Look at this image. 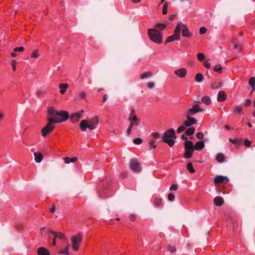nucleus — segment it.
Instances as JSON below:
<instances>
[{
    "mask_svg": "<svg viewBox=\"0 0 255 255\" xmlns=\"http://www.w3.org/2000/svg\"><path fill=\"white\" fill-rule=\"evenodd\" d=\"M48 114L50 115L48 119L51 121L54 124L63 122L67 120L69 117L68 112L57 111L53 107L48 108Z\"/></svg>",
    "mask_w": 255,
    "mask_h": 255,
    "instance_id": "f257e3e1",
    "label": "nucleus"
},
{
    "mask_svg": "<svg viewBox=\"0 0 255 255\" xmlns=\"http://www.w3.org/2000/svg\"><path fill=\"white\" fill-rule=\"evenodd\" d=\"M98 123V117L96 116L90 120H82L80 122L79 127L83 131H85L87 129L92 130L97 128Z\"/></svg>",
    "mask_w": 255,
    "mask_h": 255,
    "instance_id": "f03ea898",
    "label": "nucleus"
},
{
    "mask_svg": "<svg viewBox=\"0 0 255 255\" xmlns=\"http://www.w3.org/2000/svg\"><path fill=\"white\" fill-rule=\"evenodd\" d=\"M175 133L173 129L171 128L165 132L161 141L166 143L170 147H172L175 142Z\"/></svg>",
    "mask_w": 255,
    "mask_h": 255,
    "instance_id": "7ed1b4c3",
    "label": "nucleus"
},
{
    "mask_svg": "<svg viewBox=\"0 0 255 255\" xmlns=\"http://www.w3.org/2000/svg\"><path fill=\"white\" fill-rule=\"evenodd\" d=\"M128 121L130 122V124L127 130L128 135L130 134L132 127L134 126H138L140 123V120L136 116L134 109L132 108L131 109Z\"/></svg>",
    "mask_w": 255,
    "mask_h": 255,
    "instance_id": "20e7f679",
    "label": "nucleus"
},
{
    "mask_svg": "<svg viewBox=\"0 0 255 255\" xmlns=\"http://www.w3.org/2000/svg\"><path fill=\"white\" fill-rule=\"evenodd\" d=\"M148 34L150 39L157 44L161 43L162 41V35L160 32L155 29H149Z\"/></svg>",
    "mask_w": 255,
    "mask_h": 255,
    "instance_id": "39448f33",
    "label": "nucleus"
},
{
    "mask_svg": "<svg viewBox=\"0 0 255 255\" xmlns=\"http://www.w3.org/2000/svg\"><path fill=\"white\" fill-rule=\"evenodd\" d=\"M82 240L83 235L81 233L77 234L75 236L71 237V241L72 247L74 251H77L79 250L80 246L82 243Z\"/></svg>",
    "mask_w": 255,
    "mask_h": 255,
    "instance_id": "423d86ee",
    "label": "nucleus"
},
{
    "mask_svg": "<svg viewBox=\"0 0 255 255\" xmlns=\"http://www.w3.org/2000/svg\"><path fill=\"white\" fill-rule=\"evenodd\" d=\"M185 153L184 157L190 158L193 155L194 151L193 143L190 140H187L184 143Z\"/></svg>",
    "mask_w": 255,
    "mask_h": 255,
    "instance_id": "0eeeda50",
    "label": "nucleus"
},
{
    "mask_svg": "<svg viewBox=\"0 0 255 255\" xmlns=\"http://www.w3.org/2000/svg\"><path fill=\"white\" fill-rule=\"evenodd\" d=\"M228 182L229 178L227 176L223 175L216 176L214 179V183L217 186L222 185L224 187Z\"/></svg>",
    "mask_w": 255,
    "mask_h": 255,
    "instance_id": "6e6552de",
    "label": "nucleus"
},
{
    "mask_svg": "<svg viewBox=\"0 0 255 255\" xmlns=\"http://www.w3.org/2000/svg\"><path fill=\"white\" fill-rule=\"evenodd\" d=\"M176 26H178V30L180 33V31H182V34L183 36L187 37H190L192 36V34L189 32L187 25L182 23V22H178Z\"/></svg>",
    "mask_w": 255,
    "mask_h": 255,
    "instance_id": "1a4fd4ad",
    "label": "nucleus"
},
{
    "mask_svg": "<svg viewBox=\"0 0 255 255\" xmlns=\"http://www.w3.org/2000/svg\"><path fill=\"white\" fill-rule=\"evenodd\" d=\"M48 120V124L45 127L41 129V134L43 137H45L48 133H50L55 128L54 124L51 121Z\"/></svg>",
    "mask_w": 255,
    "mask_h": 255,
    "instance_id": "9d476101",
    "label": "nucleus"
},
{
    "mask_svg": "<svg viewBox=\"0 0 255 255\" xmlns=\"http://www.w3.org/2000/svg\"><path fill=\"white\" fill-rule=\"evenodd\" d=\"M204 111L203 109L200 108L199 105L197 104H193L192 106V108L188 109L186 115H188V116H192L196 114L199 112H201Z\"/></svg>",
    "mask_w": 255,
    "mask_h": 255,
    "instance_id": "9b49d317",
    "label": "nucleus"
},
{
    "mask_svg": "<svg viewBox=\"0 0 255 255\" xmlns=\"http://www.w3.org/2000/svg\"><path fill=\"white\" fill-rule=\"evenodd\" d=\"M130 168L135 172H139L141 170L140 163L135 159H131L130 160Z\"/></svg>",
    "mask_w": 255,
    "mask_h": 255,
    "instance_id": "f8f14e48",
    "label": "nucleus"
},
{
    "mask_svg": "<svg viewBox=\"0 0 255 255\" xmlns=\"http://www.w3.org/2000/svg\"><path fill=\"white\" fill-rule=\"evenodd\" d=\"M180 39V35L178 30V26H176L173 35L169 36L166 40L165 43H168Z\"/></svg>",
    "mask_w": 255,
    "mask_h": 255,
    "instance_id": "ddd939ff",
    "label": "nucleus"
},
{
    "mask_svg": "<svg viewBox=\"0 0 255 255\" xmlns=\"http://www.w3.org/2000/svg\"><path fill=\"white\" fill-rule=\"evenodd\" d=\"M174 73L176 76L180 78H185L187 74V69L185 68H181L175 70Z\"/></svg>",
    "mask_w": 255,
    "mask_h": 255,
    "instance_id": "4468645a",
    "label": "nucleus"
},
{
    "mask_svg": "<svg viewBox=\"0 0 255 255\" xmlns=\"http://www.w3.org/2000/svg\"><path fill=\"white\" fill-rule=\"evenodd\" d=\"M83 113L84 110H82L79 112L75 113L73 114L70 117V119L72 122L73 123H76L78 122L82 118Z\"/></svg>",
    "mask_w": 255,
    "mask_h": 255,
    "instance_id": "2eb2a0df",
    "label": "nucleus"
},
{
    "mask_svg": "<svg viewBox=\"0 0 255 255\" xmlns=\"http://www.w3.org/2000/svg\"><path fill=\"white\" fill-rule=\"evenodd\" d=\"M186 120L184 122V124L186 126V127H189L191 126L192 125H195L197 123L196 120L192 118L190 116H188V115H186Z\"/></svg>",
    "mask_w": 255,
    "mask_h": 255,
    "instance_id": "dca6fc26",
    "label": "nucleus"
},
{
    "mask_svg": "<svg viewBox=\"0 0 255 255\" xmlns=\"http://www.w3.org/2000/svg\"><path fill=\"white\" fill-rule=\"evenodd\" d=\"M50 232L54 235L55 239H59L62 240L66 239L65 236L60 232H56L51 230L50 231Z\"/></svg>",
    "mask_w": 255,
    "mask_h": 255,
    "instance_id": "f3484780",
    "label": "nucleus"
},
{
    "mask_svg": "<svg viewBox=\"0 0 255 255\" xmlns=\"http://www.w3.org/2000/svg\"><path fill=\"white\" fill-rule=\"evenodd\" d=\"M227 99V95L225 92L223 91H219L218 95L217 100L222 102L224 101Z\"/></svg>",
    "mask_w": 255,
    "mask_h": 255,
    "instance_id": "a211bd4d",
    "label": "nucleus"
},
{
    "mask_svg": "<svg viewBox=\"0 0 255 255\" xmlns=\"http://www.w3.org/2000/svg\"><path fill=\"white\" fill-rule=\"evenodd\" d=\"M38 255H50L49 251L44 247H40L37 250Z\"/></svg>",
    "mask_w": 255,
    "mask_h": 255,
    "instance_id": "6ab92c4d",
    "label": "nucleus"
},
{
    "mask_svg": "<svg viewBox=\"0 0 255 255\" xmlns=\"http://www.w3.org/2000/svg\"><path fill=\"white\" fill-rule=\"evenodd\" d=\"M151 140H154L155 141H161V135L158 132H153L151 134Z\"/></svg>",
    "mask_w": 255,
    "mask_h": 255,
    "instance_id": "aec40b11",
    "label": "nucleus"
},
{
    "mask_svg": "<svg viewBox=\"0 0 255 255\" xmlns=\"http://www.w3.org/2000/svg\"><path fill=\"white\" fill-rule=\"evenodd\" d=\"M68 87L69 85L67 83H62L59 84V88L60 89V93L61 94H64L66 92Z\"/></svg>",
    "mask_w": 255,
    "mask_h": 255,
    "instance_id": "412c9836",
    "label": "nucleus"
},
{
    "mask_svg": "<svg viewBox=\"0 0 255 255\" xmlns=\"http://www.w3.org/2000/svg\"><path fill=\"white\" fill-rule=\"evenodd\" d=\"M153 203L156 207H160L163 205L162 199L159 196L155 197Z\"/></svg>",
    "mask_w": 255,
    "mask_h": 255,
    "instance_id": "4be33fe9",
    "label": "nucleus"
},
{
    "mask_svg": "<svg viewBox=\"0 0 255 255\" xmlns=\"http://www.w3.org/2000/svg\"><path fill=\"white\" fill-rule=\"evenodd\" d=\"M204 146L203 141H199L194 145H193L194 149L197 150H201L203 148Z\"/></svg>",
    "mask_w": 255,
    "mask_h": 255,
    "instance_id": "5701e85b",
    "label": "nucleus"
},
{
    "mask_svg": "<svg viewBox=\"0 0 255 255\" xmlns=\"http://www.w3.org/2000/svg\"><path fill=\"white\" fill-rule=\"evenodd\" d=\"M34 156L35 162L37 163H40L43 158L42 154L40 152H35Z\"/></svg>",
    "mask_w": 255,
    "mask_h": 255,
    "instance_id": "b1692460",
    "label": "nucleus"
},
{
    "mask_svg": "<svg viewBox=\"0 0 255 255\" xmlns=\"http://www.w3.org/2000/svg\"><path fill=\"white\" fill-rule=\"evenodd\" d=\"M214 203L216 206H220L224 203V200L221 197H216L214 198Z\"/></svg>",
    "mask_w": 255,
    "mask_h": 255,
    "instance_id": "393cba45",
    "label": "nucleus"
},
{
    "mask_svg": "<svg viewBox=\"0 0 255 255\" xmlns=\"http://www.w3.org/2000/svg\"><path fill=\"white\" fill-rule=\"evenodd\" d=\"M77 160V158L76 157H73L71 158H70L69 157H66L64 158V163L65 164H69L71 162L74 163Z\"/></svg>",
    "mask_w": 255,
    "mask_h": 255,
    "instance_id": "a878e982",
    "label": "nucleus"
},
{
    "mask_svg": "<svg viewBox=\"0 0 255 255\" xmlns=\"http://www.w3.org/2000/svg\"><path fill=\"white\" fill-rule=\"evenodd\" d=\"M216 159L218 162H223L225 160V156L223 153H218L216 155Z\"/></svg>",
    "mask_w": 255,
    "mask_h": 255,
    "instance_id": "bb28decb",
    "label": "nucleus"
},
{
    "mask_svg": "<svg viewBox=\"0 0 255 255\" xmlns=\"http://www.w3.org/2000/svg\"><path fill=\"white\" fill-rule=\"evenodd\" d=\"M229 141L235 145H239L241 144V143L242 142V139H238V138L232 139V138H230L229 139Z\"/></svg>",
    "mask_w": 255,
    "mask_h": 255,
    "instance_id": "cd10ccee",
    "label": "nucleus"
},
{
    "mask_svg": "<svg viewBox=\"0 0 255 255\" xmlns=\"http://www.w3.org/2000/svg\"><path fill=\"white\" fill-rule=\"evenodd\" d=\"M201 101L203 103L209 105L211 103V99L208 96H204L202 98Z\"/></svg>",
    "mask_w": 255,
    "mask_h": 255,
    "instance_id": "c85d7f7f",
    "label": "nucleus"
},
{
    "mask_svg": "<svg viewBox=\"0 0 255 255\" xmlns=\"http://www.w3.org/2000/svg\"><path fill=\"white\" fill-rule=\"evenodd\" d=\"M59 253L61 255H69L68 246H66L64 249L60 250Z\"/></svg>",
    "mask_w": 255,
    "mask_h": 255,
    "instance_id": "c756f323",
    "label": "nucleus"
},
{
    "mask_svg": "<svg viewBox=\"0 0 255 255\" xmlns=\"http://www.w3.org/2000/svg\"><path fill=\"white\" fill-rule=\"evenodd\" d=\"M152 76V73L151 72H147L142 73L140 75V78L141 79H144L151 77Z\"/></svg>",
    "mask_w": 255,
    "mask_h": 255,
    "instance_id": "7c9ffc66",
    "label": "nucleus"
},
{
    "mask_svg": "<svg viewBox=\"0 0 255 255\" xmlns=\"http://www.w3.org/2000/svg\"><path fill=\"white\" fill-rule=\"evenodd\" d=\"M195 132V128L193 127H190L187 128L185 131L186 135L189 136L192 135Z\"/></svg>",
    "mask_w": 255,
    "mask_h": 255,
    "instance_id": "2f4dec72",
    "label": "nucleus"
},
{
    "mask_svg": "<svg viewBox=\"0 0 255 255\" xmlns=\"http://www.w3.org/2000/svg\"><path fill=\"white\" fill-rule=\"evenodd\" d=\"M249 83L252 87V91H254L255 90V78H251L249 80Z\"/></svg>",
    "mask_w": 255,
    "mask_h": 255,
    "instance_id": "473e14b6",
    "label": "nucleus"
},
{
    "mask_svg": "<svg viewBox=\"0 0 255 255\" xmlns=\"http://www.w3.org/2000/svg\"><path fill=\"white\" fill-rule=\"evenodd\" d=\"M195 79L197 82H201L203 80V76L201 73H198L196 75Z\"/></svg>",
    "mask_w": 255,
    "mask_h": 255,
    "instance_id": "72a5a7b5",
    "label": "nucleus"
},
{
    "mask_svg": "<svg viewBox=\"0 0 255 255\" xmlns=\"http://www.w3.org/2000/svg\"><path fill=\"white\" fill-rule=\"evenodd\" d=\"M168 6V3L167 2H164V4L162 9V14H166L167 13V9Z\"/></svg>",
    "mask_w": 255,
    "mask_h": 255,
    "instance_id": "f704fd0d",
    "label": "nucleus"
},
{
    "mask_svg": "<svg viewBox=\"0 0 255 255\" xmlns=\"http://www.w3.org/2000/svg\"><path fill=\"white\" fill-rule=\"evenodd\" d=\"M31 57L32 58H38L39 57V54L38 52V50L37 49L33 50V52H32V53L31 54Z\"/></svg>",
    "mask_w": 255,
    "mask_h": 255,
    "instance_id": "c9c22d12",
    "label": "nucleus"
},
{
    "mask_svg": "<svg viewBox=\"0 0 255 255\" xmlns=\"http://www.w3.org/2000/svg\"><path fill=\"white\" fill-rule=\"evenodd\" d=\"M187 168L190 173H193L195 172V170L191 163H188L187 164Z\"/></svg>",
    "mask_w": 255,
    "mask_h": 255,
    "instance_id": "e433bc0d",
    "label": "nucleus"
},
{
    "mask_svg": "<svg viewBox=\"0 0 255 255\" xmlns=\"http://www.w3.org/2000/svg\"><path fill=\"white\" fill-rule=\"evenodd\" d=\"M155 27L157 28V29H159L161 30L164 29L165 27H166V24H164V23H157Z\"/></svg>",
    "mask_w": 255,
    "mask_h": 255,
    "instance_id": "4c0bfd02",
    "label": "nucleus"
},
{
    "mask_svg": "<svg viewBox=\"0 0 255 255\" xmlns=\"http://www.w3.org/2000/svg\"><path fill=\"white\" fill-rule=\"evenodd\" d=\"M242 111V107L241 106H236L234 110V113L235 114H240Z\"/></svg>",
    "mask_w": 255,
    "mask_h": 255,
    "instance_id": "58836bf2",
    "label": "nucleus"
},
{
    "mask_svg": "<svg viewBox=\"0 0 255 255\" xmlns=\"http://www.w3.org/2000/svg\"><path fill=\"white\" fill-rule=\"evenodd\" d=\"M214 70L215 72L221 73L222 70V67L220 64L217 65L214 67Z\"/></svg>",
    "mask_w": 255,
    "mask_h": 255,
    "instance_id": "ea45409f",
    "label": "nucleus"
},
{
    "mask_svg": "<svg viewBox=\"0 0 255 255\" xmlns=\"http://www.w3.org/2000/svg\"><path fill=\"white\" fill-rule=\"evenodd\" d=\"M187 127H186V126L183 124V125L180 126L177 130V132L179 133H181L182 132V131H183L184 130H185L186 128Z\"/></svg>",
    "mask_w": 255,
    "mask_h": 255,
    "instance_id": "a19ab883",
    "label": "nucleus"
},
{
    "mask_svg": "<svg viewBox=\"0 0 255 255\" xmlns=\"http://www.w3.org/2000/svg\"><path fill=\"white\" fill-rule=\"evenodd\" d=\"M234 48L239 51H241L242 48V45L239 43H235Z\"/></svg>",
    "mask_w": 255,
    "mask_h": 255,
    "instance_id": "79ce46f5",
    "label": "nucleus"
},
{
    "mask_svg": "<svg viewBox=\"0 0 255 255\" xmlns=\"http://www.w3.org/2000/svg\"><path fill=\"white\" fill-rule=\"evenodd\" d=\"M204 58H205V55L203 53H198L197 54V58L199 61H203L204 60Z\"/></svg>",
    "mask_w": 255,
    "mask_h": 255,
    "instance_id": "37998d69",
    "label": "nucleus"
},
{
    "mask_svg": "<svg viewBox=\"0 0 255 255\" xmlns=\"http://www.w3.org/2000/svg\"><path fill=\"white\" fill-rule=\"evenodd\" d=\"M168 200L171 202H172L174 201L175 199V195L172 193H170L168 195Z\"/></svg>",
    "mask_w": 255,
    "mask_h": 255,
    "instance_id": "c03bdc74",
    "label": "nucleus"
},
{
    "mask_svg": "<svg viewBox=\"0 0 255 255\" xmlns=\"http://www.w3.org/2000/svg\"><path fill=\"white\" fill-rule=\"evenodd\" d=\"M156 142V141H155L154 140L150 139L149 142V145L151 148H155L156 147V145L155 144Z\"/></svg>",
    "mask_w": 255,
    "mask_h": 255,
    "instance_id": "a18cd8bd",
    "label": "nucleus"
},
{
    "mask_svg": "<svg viewBox=\"0 0 255 255\" xmlns=\"http://www.w3.org/2000/svg\"><path fill=\"white\" fill-rule=\"evenodd\" d=\"M86 93L85 92H81L78 95V99H83L85 98Z\"/></svg>",
    "mask_w": 255,
    "mask_h": 255,
    "instance_id": "49530a36",
    "label": "nucleus"
},
{
    "mask_svg": "<svg viewBox=\"0 0 255 255\" xmlns=\"http://www.w3.org/2000/svg\"><path fill=\"white\" fill-rule=\"evenodd\" d=\"M133 142L135 144H140L142 142V139L140 138H136L133 140Z\"/></svg>",
    "mask_w": 255,
    "mask_h": 255,
    "instance_id": "de8ad7c7",
    "label": "nucleus"
},
{
    "mask_svg": "<svg viewBox=\"0 0 255 255\" xmlns=\"http://www.w3.org/2000/svg\"><path fill=\"white\" fill-rule=\"evenodd\" d=\"M24 48L23 47L21 46L19 47H15L14 48L13 50L14 52H22L24 50Z\"/></svg>",
    "mask_w": 255,
    "mask_h": 255,
    "instance_id": "09e8293b",
    "label": "nucleus"
},
{
    "mask_svg": "<svg viewBox=\"0 0 255 255\" xmlns=\"http://www.w3.org/2000/svg\"><path fill=\"white\" fill-rule=\"evenodd\" d=\"M252 141L248 139H245L244 140V145L247 147H250L251 145Z\"/></svg>",
    "mask_w": 255,
    "mask_h": 255,
    "instance_id": "8fccbe9b",
    "label": "nucleus"
},
{
    "mask_svg": "<svg viewBox=\"0 0 255 255\" xmlns=\"http://www.w3.org/2000/svg\"><path fill=\"white\" fill-rule=\"evenodd\" d=\"M168 250L171 253H174L176 251L175 247L173 246H169L168 248Z\"/></svg>",
    "mask_w": 255,
    "mask_h": 255,
    "instance_id": "3c124183",
    "label": "nucleus"
},
{
    "mask_svg": "<svg viewBox=\"0 0 255 255\" xmlns=\"http://www.w3.org/2000/svg\"><path fill=\"white\" fill-rule=\"evenodd\" d=\"M206 31H207V29L205 27H202L200 28L199 33L201 34H203L205 33L206 32Z\"/></svg>",
    "mask_w": 255,
    "mask_h": 255,
    "instance_id": "603ef678",
    "label": "nucleus"
},
{
    "mask_svg": "<svg viewBox=\"0 0 255 255\" xmlns=\"http://www.w3.org/2000/svg\"><path fill=\"white\" fill-rule=\"evenodd\" d=\"M196 137L198 138V139H202L203 137H204V135L203 134L202 132H197L196 133Z\"/></svg>",
    "mask_w": 255,
    "mask_h": 255,
    "instance_id": "864d4df0",
    "label": "nucleus"
},
{
    "mask_svg": "<svg viewBox=\"0 0 255 255\" xmlns=\"http://www.w3.org/2000/svg\"><path fill=\"white\" fill-rule=\"evenodd\" d=\"M203 64H204V67L205 68H206L207 69L210 68V66H211L210 63L208 61H204Z\"/></svg>",
    "mask_w": 255,
    "mask_h": 255,
    "instance_id": "5fc2aeb1",
    "label": "nucleus"
},
{
    "mask_svg": "<svg viewBox=\"0 0 255 255\" xmlns=\"http://www.w3.org/2000/svg\"><path fill=\"white\" fill-rule=\"evenodd\" d=\"M170 191L176 190L177 189V185L176 184H172L169 188Z\"/></svg>",
    "mask_w": 255,
    "mask_h": 255,
    "instance_id": "6e6d98bb",
    "label": "nucleus"
},
{
    "mask_svg": "<svg viewBox=\"0 0 255 255\" xmlns=\"http://www.w3.org/2000/svg\"><path fill=\"white\" fill-rule=\"evenodd\" d=\"M154 83L152 82H149L147 84V88L148 89H152L154 87Z\"/></svg>",
    "mask_w": 255,
    "mask_h": 255,
    "instance_id": "4d7b16f0",
    "label": "nucleus"
},
{
    "mask_svg": "<svg viewBox=\"0 0 255 255\" xmlns=\"http://www.w3.org/2000/svg\"><path fill=\"white\" fill-rule=\"evenodd\" d=\"M16 61L15 60H12V61L11 62V65H12V69L13 71H15L16 70Z\"/></svg>",
    "mask_w": 255,
    "mask_h": 255,
    "instance_id": "13d9d810",
    "label": "nucleus"
},
{
    "mask_svg": "<svg viewBox=\"0 0 255 255\" xmlns=\"http://www.w3.org/2000/svg\"><path fill=\"white\" fill-rule=\"evenodd\" d=\"M251 104V101L250 99H247L245 101L244 105L245 106H249Z\"/></svg>",
    "mask_w": 255,
    "mask_h": 255,
    "instance_id": "bf43d9fd",
    "label": "nucleus"
},
{
    "mask_svg": "<svg viewBox=\"0 0 255 255\" xmlns=\"http://www.w3.org/2000/svg\"><path fill=\"white\" fill-rule=\"evenodd\" d=\"M221 86V83H219V85H215V84H213L212 85V87L213 89H217L218 88H219Z\"/></svg>",
    "mask_w": 255,
    "mask_h": 255,
    "instance_id": "052dcab7",
    "label": "nucleus"
},
{
    "mask_svg": "<svg viewBox=\"0 0 255 255\" xmlns=\"http://www.w3.org/2000/svg\"><path fill=\"white\" fill-rule=\"evenodd\" d=\"M108 98V95L107 94H105L103 97V102H105Z\"/></svg>",
    "mask_w": 255,
    "mask_h": 255,
    "instance_id": "680f3d73",
    "label": "nucleus"
},
{
    "mask_svg": "<svg viewBox=\"0 0 255 255\" xmlns=\"http://www.w3.org/2000/svg\"><path fill=\"white\" fill-rule=\"evenodd\" d=\"M55 211V207L54 205H53L50 209V212L52 213H53Z\"/></svg>",
    "mask_w": 255,
    "mask_h": 255,
    "instance_id": "e2e57ef3",
    "label": "nucleus"
},
{
    "mask_svg": "<svg viewBox=\"0 0 255 255\" xmlns=\"http://www.w3.org/2000/svg\"><path fill=\"white\" fill-rule=\"evenodd\" d=\"M42 93H43L42 92H41L40 91H38L36 92V95L38 96H39Z\"/></svg>",
    "mask_w": 255,
    "mask_h": 255,
    "instance_id": "0e129e2a",
    "label": "nucleus"
},
{
    "mask_svg": "<svg viewBox=\"0 0 255 255\" xmlns=\"http://www.w3.org/2000/svg\"><path fill=\"white\" fill-rule=\"evenodd\" d=\"M135 217L134 215H131L130 216V219L131 221H134L135 220Z\"/></svg>",
    "mask_w": 255,
    "mask_h": 255,
    "instance_id": "69168bd1",
    "label": "nucleus"
},
{
    "mask_svg": "<svg viewBox=\"0 0 255 255\" xmlns=\"http://www.w3.org/2000/svg\"><path fill=\"white\" fill-rule=\"evenodd\" d=\"M11 56L12 57H16V53H15V52H14H14H11Z\"/></svg>",
    "mask_w": 255,
    "mask_h": 255,
    "instance_id": "338daca9",
    "label": "nucleus"
},
{
    "mask_svg": "<svg viewBox=\"0 0 255 255\" xmlns=\"http://www.w3.org/2000/svg\"><path fill=\"white\" fill-rule=\"evenodd\" d=\"M181 138L183 139H185V140H187V138L185 136V135L184 134H182V136H181Z\"/></svg>",
    "mask_w": 255,
    "mask_h": 255,
    "instance_id": "774afa93",
    "label": "nucleus"
}]
</instances>
